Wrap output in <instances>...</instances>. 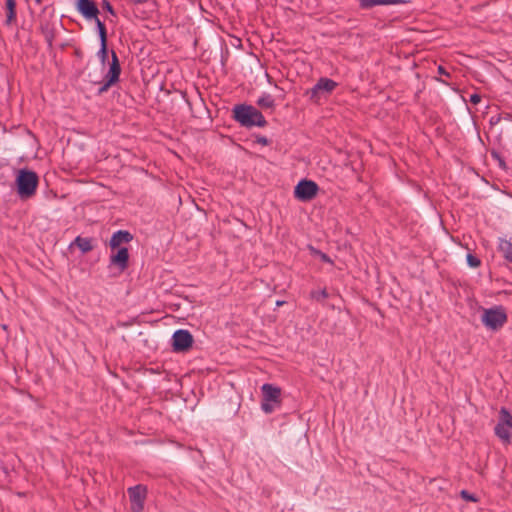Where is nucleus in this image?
I'll return each instance as SVG.
<instances>
[{
    "mask_svg": "<svg viewBox=\"0 0 512 512\" xmlns=\"http://www.w3.org/2000/svg\"><path fill=\"white\" fill-rule=\"evenodd\" d=\"M234 119L243 127H264L267 124L263 114L254 106L240 104L233 108Z\"/></svg>",
    "mask_w": 512,
    "mask_h": 512,
    "instance_id": "f257e3e1",
    "label": "nucleus"
},
{
    "mask_svg": "<svg viewBox=\"0 0 512 512\" xmlns=\"http://www.w3.org/2000/svg\"><path fill=\"white\" fill-rule=\"evenodd\" d=\"M38 182V176L34 171L20 169L16 177L18 196L23 200L34 196L38 187Z\"/></svg>",
    "mask_w": 512,
    "mask_h": 512,
    "instance_id": "f03ea898",
    "label": "nucleus"
},
{
    "mask_svg": "<svg viewBox=\"0 0 512 512\" xmlns=\"http://www.w3.org/2000/svg\"><path fill=\"white\" fill-rule=\"evenodd\" d=\"M495 435L504 443L512 439V413L506 408L499 411L498 423L494 428Z\"/></svg>",
    "mask_w": 512,
    "mask_h": 512,
    "instance_id": "7ed1b4c3",
    "label": "nucleus"
},
{
    "mask_svg": "<svg viewBox=\"0 0 512 512\" xmlns=\"http://www.w3.org/2000/svg\"><path fill=\"white\" fill-rule=\"evenodd\" d=\"M484 326L490 330L501 328L507 321L505 310L501 306L485 309L481 317Z\"/></svg>",
    "mask_w": 512,
    "mask_h": 512,
    "instance_id": "20e7f679",
    "label": "nucleus"
},
{
    "mask_svg": "<svg viewBox=\"0 0 512 512\" xmlns=\"http://www.w3.org/2000/svg\"><path fill=\"white\" fill-rule=\"evenodd\" d=\"M121 74V66L118 56L115 51H111V62L109 63V69L104 76V82L101 84L98 93L103 94L108 89L115 85L119 81Z\"/></svg>",
    "mask_w": 512,
    "mask_h": 512,
    "instance_id": "39448f33",
    "label": "nucleus"
},
{
    "mask_svg": "<svg viewBox=\"0 0 512 512\" xmlns=\"http://www.w3.org/2000/svg\"><path fill=\"white\" fill-rule=\"evenodd\" d=\"M318 191L319 187L314 181L303 179L295 186L294 196L302 202H308L317 195Z\"/></svg>",
    "mask_w": 512,
    "mask_h": 512,
    "instance_id": "423d86ee",
    "label": "nucleus"
},
{
    "mask_svg": "<svg viewBox=\"0 0 512 512\" xmlns=\"http://www.w3.org/2000/svg\"><path fill=\"white\" fill-rule=\"evenodd\" d=\"M193 344V337L188 330L179 329L172 336V347L175 352L187 351Z\"/></svg>",
    "mask_w": 512,
    "mask_h": 512,
    "instance_id": "0eeeda50",
    "label": "nucleus"
},
{
    "mask_svg": "<svg viewBox=\"0 0 512 512\" xmlns=\"http://www.w3.org/2000/svg\"><path fill=\"white\" fill-rule=\"evenodd\" d=\"M132 512H142L147 489L143 485H136L128 489Z\"/></svg>",
    "mask_w": 512,
    "mask_h": 512,
    "instance_id": "6e6552de",
    "label": "nucleus"
},
{
    "mask_svg": "<svg viewBox=\"0 0 512 512\" xmlns=\"http://www.w3.org/2000/svg\"><path fill=\"white\" fill-rule=\"evenodd\" d=\"M337 87V83L329 78H320L310 90V98L318 100L320 93H331Z\"/></svg>",
    "mask_w": 512,
    "mask_h": 512,
    "instance_id": "1a4fd4ad",
    "label": "nucleus"
},
{
    "mask_svg": "<svg viewBox=\"0 0 512 512\" xmlns=\"http://www.w3.org/2000/svg\"><path fill=\"white\" fill-rule=\"evenodd\" d=\"M77 9L79 13L87 20H92L98 16L99 10L92 0H78Z\"/></svg>",
    "mask_w": 512,
    "mask_h": 512,
    "instance_id": "9d476101",
    "label": "nucleus"
},
{
    "mask_svg": "<svg viewBox=\"0 0 512 512\" xmlns=\"http://www.w3.org/2000/svg\"><path fill=\"white\" fill-rule=\"evenodd\" d=\"M129 261V252L125 247L119 248L116 254L111 255L110 264L115 265L119 268L121 272H123L127 266Z\"/></svg>",
    "mask_w": 512,
    "mask_h": 512,
    "instance_id": "9b49d317",
    "label": "nucleus"
},
{
    "mask_svg": "<svg viewBox=\"0 0 512 512\" xmlns=\"http://www.w3.org/2000/svg\"><path fill=\"white\" fill-rule=\"evenodd\" d=\"M263 399L273 403H280L281 390L272 384H264L261 388Z\"/></svg>",
    "mask_w": 512,
    "mask_h": 512,
    "instance_id": "f8f14e48",
    "label": "nucleus"
},
{
    "mask_svg": "<svg viewBox=\"0 0 512 512\" xmlns=\"http://www.w3.org/2000/svg\"><path fill=\"white\" fill-rule=\"evenodd\" d=\"M132 235L128 231L119 230L113 233L110 239L111 248H118L122 243H128L132 240Z\"/></svg>",
    "mask_w": 512,
    "mask_h": 512,
    "instance_id": "ddd939ff",
    "label": "nucleus"
},
{
    "mask_svg": "<svg viewBox=\"0 0 512 512\" xmlns=\"http://www.w3.org/2000/svg\"><path fill=\"white\" fill-rule=\"evenodd\" d=\"M405 3L404 0H359V5L363 9H370L377 5H398Z\"/></svg>",
    "mask_w": 512,
    "mask_h": 512,
    "instance_id": "4468645a",
    "label": "nucleus"
},
{
    "mask_svg": "<svg viewBox=\"0 0 512 512\" xmlns=\"http://www.w3.org/2000/svg\"><path fill=\"white\" fill-rule=\"evenodd\" d=\"M6 24L10 25L16 19V1L15 0H6Z\"/></svg>",
    "mask_w": 512,
    "mask_h": 512,
    "instance_id": "2eb2a0df",
    "label": "nucleus"
},
{
    "mask_svg": "<svg viewBox=\"0 0 512 512\" xmlns=\"http://www.w3.org/2000/svg\"><path fill=\"white\" fill-rule=\"evenodd\" d=\"M82 253H87L93 249L91 239L89 238H83V237H76L74 240V243Z\"/></svg>",
    "mask_w": 512,
    "mask_h": 512,
    "instance_id": "dca6fc26",
    "label": "nucleus"
},
{
    "mask_svg": "<svg viewBox=\"0 0 512 512\" xmlns=\"http://www.w3.org/2000/svg\"><path fill=\"white\" fill-rule=\"evenodd\" d=\"M257 104L261 108L270 109L273 108L275 105L274 98L269 93H264L262 96H260L257 100Z\"/></svg>",
    "mask_w": 512,
    "mask_h": 512,
    "instance_id": "f3484780",
    "label": "nucleus"
},
{
    "mask_svg": "<svg viewBox=\"0 0 512 512\" xmlns=\"http://www.w3.org/2000/svg\"><path fill=\"white\" fill-rule=\"evenodd\" d=\"M100 38V42H107V32L104 23L98 18H94Z\"/></svg>",
    "mask_w": 512,
    "mask_h": 512,
    "instance_id": "a211bd4d",
    "label": "nucleus"
},
{
    "mask_svg": "<svg viewBox=\"0 0 512 512\" xmlns=\"http://www.w3.org/2000/svg\"><path fill=\"white\" fill-rule=\"evenodd\" d=\"M100 49L97 52V57L100 60L101 64L104 66L108 59V50H107V42H100Z\"/></svg>",
    "mask_w": 512,
    "mask_h": 512,
    "instance_id": "6ab92c4d",
    "label": "nucleus"
},
{
    "mask_svg": "<svg viewBox=\"0 0 512 512\" xmlns=\"http://www.w3.org/2000/svg\"><path fill=\"white\" fill-rule=\"evenodd\" d=\"M279 404L262 399L261 408L265 413H272Z\"/></svg>",
    "mask_w": 512,
    "mask_h": 512,
    "instance_id": "aec40b11",
    "label": "nucleus"
},
{
    "mask_svg": "<svg viewBox=\"0 0 512 512\" xmlns=\"http://www.w3.org/2000/svg\"><path fill=\"white\" fill-rule=\"evenodd\" d=\"M311 297L317 301H321L328 297V293L326 289L314 290L311 292Z\"/></svg>",
    "mask_w": 512,
    "mask_h": 512,
    "instance_id": "412c9836",
    "label": "nucleus"
},
{
    "mask_svg": "<svg viewBox=\"0 0 512 512\" xmlns=\"http://www.w3.org/2000/svg\"><path fill=\"white\" fill-rule=\"evenodd\" d=\"M466 259H467L468 265L472 268H477L481 263L479 258H477L476 256H474L472 254H468Z\"/></svg>",
    "mask_w": 512,
    "mask_h": 512,
    "instance_id": "4be33fe9",
    "label": "nucleus"
},
{
    "mask_svg": "<svg viewBox=\"0 0 512 512\" xmlns=\"http://www.w3.org/2000/svg\"><path fill=\"white\" fill-rule=\"evenodd\" d=\"M312 252L314 253V255L319 256V257H320V259H321L323 262H326V263H332V260L330 259V257H329L327 254H325V253H323V252H321V251H319V250H316V249H314V248H312Z\"/></svg>",
    "mask_w": 512,
    "mask_h": 512,
    "instance_id": "5701e85b",
    "label": "nucleus"
},
{
    "mask_svg": "<svg viewBox=\"0 0 512 512\" xmlns=\"http://www.w3.org/2000/svg\"><path fill=\"white\" fill-rule=\"evenodd\" d=\"M460 494H461L462 498H463V499H465V500L473 501V502H475V501H476L475 496H474V495H472V494H470V493H469L468 491H466V490H462Z\"/></svg>",
    "mask_w": 512,
    "mask_h": 512,
    "instance_id": "b1692460",
    "label": "nucleus"
},
{
    "mask_svg": "<svg viewBox=\"0 0 512 512\" xmlns=\"http://www.w3.org/2000/svg\"><path fill=\"white\" fill-rule=\"evenodd\" d=\"M481 101V96L479 94H472L470 96V102L474 105L480 103Z\"/></svg>",
    "mask_w": 512,
    "mask_h": 512,
    "instance_id": "393cba45",
    "label": "nucleus"
},
{
    "mask_svg": "<svg viewBox=\"0 0 512 512\" xmlns=\"http://www.w3.org/2000/svg\"><path fill=\"white\" fill-rule=\"evenodd\" d=\"M104 8L112 15H115L114 9L109 2H104Z\"/></svg>",
    "mask_w": 512,
    "mask_h": 512,
    "instance_id": "a878e982",
    "label": "nucleus"
},
{
    "mask_svg": "<svg viewBox=\"0 0 512 512\" xmlns=\"http://www.w3.org/2000/svg\"><path fill=\"white\" fill-rule=\"evenodd\" d=\"M257 142H258V143H260V144H262V145H267V144H268V140H267V138H266V137H264V136L258 137V138H257Z\"/></svg>",
    "mask_w": 512,
    "mask_h": 512,
    "instance_id": "bb28decb",
    "label": "nucleus"
},
{
    "mask_svg": "<svg viewBox=\"0 0 512 512\" xmlns=\"http://www.w3.org/2000/svg\"><path fill=\"white\" fill-rule=\"evenodd\" d=\"M438 73L440 75L449 76V73L445 70V68L443 66L438 67Z\"/></svg>",
    "mask_w": 512,
    "mask_h": 512,
    "instance_id": "cd10ccee",
    "label": "nucleus"
},
{
    "mask_svg": "<svg viewBox=\"0 0 512 512\" xmlns=\"http://www.w3.org/2000/svg\"><path fill=\"white\" fill-rule=\"evenodd\" d=\"M506 259L512 262V252H507L505 255Z\"/></svg>",
    "mask_w": 512,
    "mask_h": 512,
    "instance_id": "c85d7f7f",
    "label": "nucleus"
},
{
    "mask_svg": "<svg viewBox=\"0 0 512 512\" xmlns=\"http://www.w3.org/2000/svg\"><path fill=\"white\" fill-rule=\"evenodd\" d=\"M134 3L136 4H143V3H146L148 2V0H132Z\"/></svg>",
    "mask_w": 512,
    "mask_h": 512,
    "instance_id": "c756f323",
    "label": "nucleus"
},
{
    "mask_svg": "<svg viewBox=\"0 0 512 512\" xmlns=\"http://www.w3.org/2000/svg\"><path fill=\"white\" fill-rule=\"evenodd\" d=\"M283 304H284V301H280V300H278V301L276 302V306H278V307H279V306H282Z\"/></svg>",
    "mask_w": 512,
    "mask_h": 512,
    "instance_id": "7c9ffc66",
    "label": "nucleus"
},
{
    "mask_svg": "<svg viewBox=\"0 0 512 512\" xmlns=\"http://www.w3.org/2000/svg\"><path fill=\"white\" fill-rule=\"evenodd\" d=\"M498 121H499V119H497V118H491L492 123H497Z\"/></svg>",
    "mask_w": 512,
    "mask_h": 512,
    "instance_id": "2f4dec72",
    "label": "nucleus"
},
{
    "mask_svg": "<svg viewBox=\"0 0 512 512\" xmlns=\"http://www.w3.org/2000/svg\"><path fill=\"white\" fill-rule=\"evenodd\" d=\"M498 121H499V119H497V118H491L492 123H497Z\"/></svg>",
    "mask_w": 512,
    "mask_h": 512,
    "instance_id": "473e14b6",
    "label": "nucleus"
},
{
    "mask_svg": "<svg viewBox=\"0 0 512 512\" xmlns=\"http://www.w3.org/2000/svg\"><path fill=\"white\" fill-rule=\"evenodd\" d=\"M37 3H41L42 0H35Z\"/></svg>",
    "mask_w": 512,
    "mask_h": 512,
    "instance_id": "72a5a7b5",
    "label": "nucleus"
},
{
    "mask_svg": "<svg viewBox=\"0 0 512 512\" xmlns=\"http://www.w3.org/2000/svg\"><path fill=\"white\" fill-rule=\"evenodd\" d=\"M507 118L511 119L512 120V117L510 115H507Z\"/></svg>",
    "mask_w": 512,
    "mask_h": 512,
    "instance_id": "f704fd0d",
    "label": "nucleus"
}]
</instances>
